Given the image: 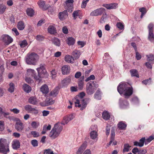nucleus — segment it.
Instances as JSON below:
<instances>
[{"label": "nucleus", "mask_w": 154, "mask_h": 154, "mask_svg": "<svg viewBox=\"0 0 154 154\" xmlns=\"http://www.w3.org/2000/svg\"><path fill=\"white\" fill-rule=\"evenodd\" d=\"M63 129L62 127L57 124H56L51 131L49 137L52 139H54L60 135Z\"/></svg>", "instance_id": "20e7f679"}, {"label": "nucleus", "mask_w": 154, "mask_h": 154, "mask_svg": "<svg viewBox=\"0 0 154 154\" xmlns=\"http://www.w3.org/2000/svg\"><path fill=\"white\" fill-rule=\"evenodd\" d=\"M79 12V11L78 10L77 11H74L72 14L73 16L75 19H76L78 16V13Z\"/></svg>", "instance_id": "338daca9"}, {"label": "nucleus", "mask_w": 154, "mask_h": 154, "mask_svg": "<svg viewBox=\"0 0 154 154\" xmlns=\"http://www.w3.org/2000/svg\"><path fill=\"white\" fill-rule=\"evenodd\" d=\"M31 143L34 147L37 146L38 145V141L36 140H32L31 141Z\"/></svg>", "instance_id": "4d7b16f0"}, {"label": "nucleus", "mask_w": 154, "mask_h": 154, "mask_svg": "<svg viewBox=\"0 0 154 154\" xmlns=\"http://www.w3.org/2000/svg\"><path fill=\"white\" fill-rule=\"evenodd\" d=\"M1 38L2 41L7 45H9L13 41V39L8 35H2Z\"/></svg>", "instance_id": "6e6552de"}, {"label": "nucleus", "mask_w": 154, "mask_h": 154, "mask_svg": "<svg viewBox=\"0 0 154 154\" xmlns=\"http://www.w3.org/2000/svg\"><path fill=\"white\" fill-rule=\"evenodd\" d=\"M24 108L26 111L29 112L34 111L35 110L34 108L32 107L31 106L29 105H26L24 107Z\"/></svg>", "instance_id": "e433bc0d"}, {"label": "nucleus", "mask_w": 154, "mask_h": 154, "mask_svg": "<svg viewBox=\"0 0 154 154\" xmlns=\"http://www.w3.org/2000/svg\"><path fill=\"white\" fill-rule=\"evenodd\" d=\"M131 146H130L128 143L125 144L124 145V149L123 150V152H128L129 151Z\"/></svg>", "instance_id": "a19ab883"}, {"label": "nucleus", "mask_w": 154, "mask_h": 154, "mask_svg": "<svg viewBox=\"0 0 154 154\" xmlns=\"http://www.w3.org/2000/svg\"><path fill=\"white\" fill-rule=\"evenodd\" d=\"M68 16L67 10H64L62 12H60L58 14V17L61 20H63L66 18Z\"/></svg>", "instance_id": "9b49d317"}, {"label": "nucleus", "mask_w": 154, "mask_h": 154, "mask_svg": "<svg viewBox=\"0 0 154 154\" xmlns=\"http://www.w3.org/2000/svg\"><path fill=\"white\" fill-rule=\"evenodd\" d=\"M23 123L20 121H17L15 125L16 129L19 131H21L23 129Z\"/></svg>", "instance_id": "f8f14e48"}, {"label": "nucleus", "mask_w": 154, "mask_h": 154, "mask_svg": "<svg viewBox=\"0 0 154 154\" xmlns=\"http://www.w3.org/2000/svg\"><path fill=\"white\" fill-rule=\"evenodd\" d=\"M26 13L30 17H32L35 14L34 10L31 8H28L26 11Z\"/></svg>", "instance_id": "c9c22d12"}, {"label": "nucleus", "mask_w": 154, "mask_h": 154, "mask_svg": "<svg viewBox=\"0 0 154 154\" xmlns=\"http://www.w3.org/2000/svg\"><path fill=\"white\" fill-rule=\"evenodd\" d=\"M37 70L38 72V74L40 78L43 77L45 73L46 72V70L44 67V65L42 64H41L40 67L38 68Z\"/></svg>", "instance_id": "0eeeda50"}, {"label": "nucleus", "mask_w": 154, "mask_h": 154, "mask_svg": "<svg viewBox=\"0 0 154 154\" xmlns=\"http://www.w3.org/2000/svg\"><path fill=\"white\" fill-rule=\"evenodd\" d=\"M31 134L34 137H37L39 136V133L36 131H32L31 132Z\"/></svg>", "instance_id": "de8ad7c7"}, {"label": "nucleus", "mask_w": 154, "mask_h": 154, "mask_svg": "<svg viewBox=\"0 0 154 154\" xmlns=\"http://www.w3.org/2000/svg\"><path fill=\"white\" fill-rule=\"evenodd\" d=\"M23 90L27 93H29L31 91V88L26 84H24L23 86Z\"/></svg>", "instance_id": "c756f323"}, {"label": "nucleus", "mask_w": 154, "mask_h": 154, "mask_svg": "<svg viewBox=\"0 0 154 154\" xmlns=\"http://www.w3.org/2000/svg\"><path fill=\"white\" fill-rule=\"evenodd\" d=\"M153 25L152 23L149 24L148 28L149 29L148 39L150 41H152L154 39V35L152 33V27Z\"/></svg>", "instance_id": "1a4fd4ad"}, {"label": "nucleus", "mask_w": 154, "mask_h": 154, "mask_svg": "<svg viewBox=\"0 0 154 154\" xmlns=\"http://www.w3.org/2000/svg\"><path fill=\"white\" fill-rule=\"evenodd\" d=\"M19 44L21 48H24L27 45V43L26 40H24L20 42Z\"/></svg>", "instance_id": "37998d69"}, {"label": "nucleus", "mask_w": 154, "mask_h": 154, "mask_svg": "<svg viewBox=\"0 0 154 154\" xmlns=\"http://www.w3.org/2000/svg\"><path fill=\"white\" fill-rule=\"evenodd\" d=\"M6 8V6L3 5H0V14H2Z\"/></svg>", "instance_id": "09e8293b"}, {"label": "nucleus", "mask_w": 154, "mask_h": 154, "mask_svg": "<svg viewBox=\"0 0 154 154\" xmlns=\"http://www.w3.org/2000/svg\"><path fill=\"white\" fill-rule=\"evenodd\" d=\"M85 96V94L84 92L80 93L79 96L76 97V101L75 102V106L79 107H81L80 109L83 110L86 107L87 102H88L90 99L89 98L84 99L83 97Z\"/></svg>", "instance_id": "f03ea898"}, {"label": "nucleus", "mask_w": 154, "mask_h": 154, "mask_svg": "<svg viewBox=\"0 0 154 154\" xmlns=\"http://www.w3.org/2000/svg\"><path fill=\"white\" fill-rule=\"evenodd\" d=\"M70 68L69 66L65 65L62 67V72L63 75H67L69 73Z\"/></svg>", "instance_id": "ddd939ff"}, {"label": "nucleus", "mask_w": 154, "mask_h": 154, "mask_svg": "<svg viewBox=\"0 0 154 154\" xmlns=\"http://www.w3.org/2000/svg\"><path fill=\"white\" fill-rule=\"evenodd\" d=\"M58 92L59 88L58 87H56L51 92L50 95L52 97H55L58 94Z\"/></svg>", "instance_id": "473e14b6"}, {"label": "nucleus", "mask_w": 154, "mask_h": 154, "mask_svg": "<svg viewBox=\"0 0 154 154\" xmlns=\"http://www.w3.org/2000/svg\"><path fill=\"white\" fill-rule=\"evenodd\" d=\"M151 79L150 78L142 81L143 83L146 85L150 84L151 83Z\"/></svg>", "instance_id": "69168bd1"}, {"label": "nucleus", "mask_w": 154, "mask_h": 154, "mask_svg": "<svg viewBox=\"0 0 154 154\" xmlns=\"http://www.w3.org/2000/svg\"><path fill=\"white\" fill-rule=\"evenodd\" d=\"M86 147V144L83 143L79 148L76 152V154H82L84 150Z\"/></svg>", "instance_id": "cd10ccee"}, {"label": "nucleus", "mask_w": 154, "mask_h": 154, "mask_svg": "<svg viewBox=\"0 0 154 154\" xmlns=\"http://www.w3.org/2000/svg\"><path fill=\"white\" fill-rule=\"evenodd\" d=\"M95 79V77L94 75H91L89 77H88L85 80V81L86 82H88L89 81L94 80Z\"/></svg>", "instance_id": "0e129e2a"}, {"label": "nucleus", "mask_w": 154, "mask_h": 154, "mask_svg": "<svg viewBox=\"0 0 154 154\" xmlns=\"http://www.w3.org/2000/svg\"><path fill=\"white\" fill-rule=\"evenodd\" d=\"M105 10L104 8H100L97 9L92 11L90 14V15L92 16H97L101 15L105 12Z\"/></svg>", "instance_id": "423d86ee"}, {"label": "nucleus", "mask_w": 154, "mask_h": 154, "mask_svg": "<svg viewBox=\"0 0 154 154\" xmlns=\"http://www.w3.org/2000/svg\"><path fill=\"white\" fill-rule=\"evenodd\" d=\"M115 136V133L114 130L112 129L111 132V139L112 140H114Z\"/></svg>", "instance_id": "052dcab7"}, {"label": "nucleus", "mask_w": 154, "mask_h": 154, "mask_svg": "<svg viewBox=\"0 0 154 154\" xmlns=\"http://www.w3.org/2000/svg\"><path fill=\"white\" fill-rule=\"evenodd\" d=\"M4 66L1 65L0 67V82L2 80V74L4 71Z\"/></svg>", "instance_id": "3c124183"}, {"label": "nucleus", "mask_w": 154, "mask_h": 154, "mask_svg": "<svg viewBox=\"0 0 154 154\" xmlns=\"http://www.w3.org/2000/svg\"><path fill=\"white\" fill-rule=\"evenodd\" d=\"M36 39L38 41H42L44 39L43 36L41 35H38L36 37Z\"/></svg>", "instance_id": "603ef678"}, {"label": "nucleus", "mask_w": 154, "mask_h": 154, "mask_svg": "<svg viewBox=\"0 0 154 154\" xmlns=\"http://www.w3.org/2000/svg\"><path fill=\"white\" fill-rule=\"evenodd\" d=\"M74 116L73 114H71L69 116H65L63 118V122H64L63 124H67L69 121L72 119Z\"/></svg>", "instance_id": "6ab92c4d"}, {"label": "nucleus", "mask_w": 154, "mask_h": 154, "mask_svg": "<svg viewBox=\"0 0 154 154\" xmlns=\"http://www.w3.org/2000/svg\"><path fill=\"white\" fill-rule=\"evenodd\" d=\"M119 105L120 107L124 108L128 105V103L127 100H124L122 98H120Z\"/></svg>", "instance_id": "a211bd4d"}, {"label": "nucleus", "mask_w": 154, "mask_h": 154, "mask_svg": "<svg viewBox=\"0 0 154 154\" xmlns=\"http://www.w3.org/2000/svg\"><path fill=\"white\" fill-rule=\"evenodd\" d=\"M52 43L56 46L59 47L60 45V41L59 39L56 38H52L51 39Z\"/></svg>", "instance_id": "412c9836"}, {"label": "nucleus", "mask_w": 154, "mask_h": 154, "mask_svg": "<svg viewBox=\"0 0 154 154\" xmlns=\"http://www.w3.org/2000/svg\"><path fill=\"white\" fill-rule=\"evenodd\" d=\"M110 129V126L109 125H108L106 126V133L107 135L109 134Z\"/></svg>", "instance_id": "6e6d98bb"}, {"label": "nucleus", "mask_w": 154, "mask_h": 154, "mask_svg": "<svg viewBox=\"0 0 154 154\" xmlns=\"http://www.w3.org/2000/svg\"><path fill=\"white\" fill-rule=\"evenodd\" d=\"M27 74L28 75H31L36 80H39V76L38 75H36L35 74V70L33 69H28L27 70Z\"/></svg>", "instance_id": "9d476101"}, {"label": "nucleus", "mask_w": 154, "mask_h": 154, "mask_svg": "<svg viewBox=\"0 0 154 154\" xmlns=\"http://www.w3.org/2000/svg\"><path fill=\"white\" fill-rule=\"evenodd\" d=\"M46 102L47 105H52L54 102V100H53L52 99H49L48 100H47Z\"/></svg>", "instance_id": "680f3d73"}, {"label": "nucleus", "mask_w": 154, "mask_h": 154, "mask_svg": "<svg viewBox=\"0 0 154 154\" xmlns=\"http://www.w3.org/2000/svg\"><path fill=\"white\" fill-rule=\"evenodd\" d=\"M40 91L43 94L48 93L49 91V88L48 85L46 84L42 85L40 88Z\"/></svg>", "instance_id": "aec40b11"}, {"label": "nucleus", "mask_w": 154, "mask_h": 154, "mask_svg": "<svg viewBox=\"0 0 154 154\" xmlns=\"http://www.w3.org/2000/svg\"><path fill=\"white\" fill-rule=\"evenodd\" d=\"M107 17V15L106 14H103V16L101 17V19L100 20V22L101 23H104L105 22V20L106 19V18Z\"/></svg>", "instance_id": "13d9d810"}, {"label": "nucleus", "mask_w": 154, "mask_h": 154, "mask_svg": "<svg viewBox=\"0 0 154 154\" xmlns=\"http://www.w3.org/2000/svg\"><path fill=\"white\" fill-rule=\"evenodd\" d=\"M48 32L51 34H53L56 32L55 27L52 26H49L48 29Z\"/></svg>", "instance_id": "c85d7f7f"}, {"label": "nucleus", "mask_w": 154, "mask_h": 154, "mask_svg": "<svg viewBox=\"0 0 154 154\" xmlns=\"http://www.w3.org/2000/svg\"><path fill=\"white\" fill-rule=\"evenodd\" d=\"M130 72L132 76H136L137 78L139 77L137 71L135 69H133L130 70Z\"/></svg>", "instance_id": "4c0bfd02"}, {"label": "nucleus", "mask_w": 154, "mask_h": 154, "mask_svg": "<svg viewBox=\"0 0 154 154\" xmlns=\"http://www.w3.org/2000/svg\"><path fill=\"white\" fill-rule=\"evenodd\" d=\"M20 143L19 141L17 140L13 141L12 143V148L15 149H16L20 147Z\"/></svg>", "instance_id": "5701e85b"}, {"label": "nucleus", "mask_w": 154, "mask_h": 154, "mask_svg": "<svg viewBox=\"0 0 154 154\" xmlns=\"http://www.w3.org/2000/svg\"><path fill=\"white\" fill-rule=\"evenodd\" d=\"M117 27L120 29L122 30L124 29V25L121 23H118L116 24Z\"/></svg>", "instance_id": "bf43d9fd"}, {"label": "nucleus", "mask_w": 154, "mask_h": 154, "mask_svg": "<svg viewBox=\"0 0 154 154\" xmlns=\"http://www.w3.org/2000/svg\"><path fill=\"white\" fill-rule=\"evenodd\" d=\"M145 140L146 139L145 137H142L140 140L139 142L136 141L134 142V145L136 146L142 147L144 145V143Z\"/></svg>", "instance_id": "2eb2a0df"}, {"label": "nucleus", "mask_w": 154, "mask_h": 154, "mask_svg": "<svg viewBox=\"0 0 154 154\" xmlns=\"http://www.w3.org/2000/svg\"><path fill=\"white\" fill-rule=\"evenodd\" d=\"M84 82L83 80H79L78 82V87L79 88L82 90Z\"/></svg>", "instance_id": "8fccbe9b"}, {"label": "nucleus", "mask_w": 154, "mask_h": 154, "mask_svg": "<svg viewBox=\"0 0 154 154\" xmlns=\"http://www.w3.org/2000/svg\"><path fill=\"white\" fill-rule=\"evenodd\" d=\"M147 60L148 62L153 63L154 62V57L153 55L152 54H149L146 56Z\"/></svg>", "instance_id": "58836bf2"}, {"label": "nucleus", "mask_w": 154, "mask_h": 154, "mask_svg": "<svg viewBox=\"0 0 154 154\" xmlns=\"http://www.w3.org/2000/svg\"><path fill=\"white\" fill-rule=\"evenodd\" d=\"M38 4L40 8H43L45 5V2L44 1L41 0L38 2Z\"/></svg>", "instance_id": "49530a36"}, {"label": "nucleus", "mask_w": 154, "mask_h": 154, "mask_svg": "<svg viewBox=\"0 0 154 154\" xmlns=\"http://www.w3.org/2000/svg\"><path fill=\"white\" fill-rule=\"evenodd\" d=\"M97 133L96 131L94 130L91 131L90 133L91 138L94 140L95 142L97 140Z\"/></svg>", "instance_id": "f3484780"}, {"label": "nucleus", "mask_w": 154, "mask_h": 154, "mask_svg": "<svg viewBox=\"0 0 154 154\" xmlns=\"http://www.w3.org/2000/svg\"><path fill=\"white\" fill-rule=\"evenodd\" d=\"M152 63L148 61L145 63V65L148 68L151 69L152 68Z\"/></svg>", "instance_id": "e2e57ef3"}, {"label": "nucleus", "mask_w": 154, "mask_h": 154, "mask_svg": "<svg viewBox=\"0 0 154 154\" xmlns=\"http://www.w3.org/2000/svg\"><path fill=\"white\" fill-rule=\"evenodd\" d=\"M72 54L74 56L75 59H76L79 57L81 53L80 51L75 50L73 51Z\"/></svg>", "instance_id": "b1692460"}, {"label": "nucleus", "mask_w": 154, "mask_h": 154, "mask_svg": "<svg viewBox=\"0 0 154 154\" xmlns=\"http://www.w3.org/2000/svg\"><path fill=\"white\" fill-rule=\"evenodd\" d=\"M71 81V79L70 77H68L61 81V84L63 87L66 86L70 83Z\"/></svg>", "instance_id": "4468645a"}, {"label": "nucleus", "mask_w": 154, "mask_h": 154, "mask_svg": "<svg viewBox=\"0 0 154 154\" xmlns=\"http://www.w3.org/2000/svg\"><path fill=\"white\" fill-rule=\"evenodd\" d=\"M94 91V88L92 87L91 84H90L88 87L87 88V92L88 94L91 95L93 94Z\"/></svg>", "instance_id": "393cba45"}, {"label": "nucleus", "mask_w": 154, "mask_h": 154, "mask_svg": "<svg viewBox=\"0 0 154 154\" xmlns=\"http://www.w3.org/2000/svg\"><path fill=\"white\" fill-rule=\"evenodd\" d=\"M101 92L100 89H98L94 95V98L97 100H100L101 99Z\"/></svg>", "instance_id": "bb28decb"}, {"label": "nucleus", "mask_w": 154, "mask_h": 154, "mask_svg": "<svg viewBox=\"0 0 154 154\" xmlns=\"http://www.w3.org/2000/svg\"><path fill=\"white\" fill-rule=\"evenodd\" d=\"M67 10L68 12L70 13L72 12L73 9V5L72 4H67Z\"/></svg>", "instance_id": "a18cd8bd"}, {"label": "nucleus", "mask_w": 154, "mask_h": 154, "mask_svg": "<svg viewBox=\"0 0 154 154\" xmlns=\"http://www.w3.org/2000/svg\"><path fill=\"white\" fill-rule=\"evenodd\" d=\"M39 57L35 52L28 53L25 58V61L26 63L29 65H36Z\"/></svg>", "instance_id": "7ed1b4c3"}, {"label": "nucleus", "mask_w": 154, "mask_h": 154, "mask_svg": "<svg viewBox=\"0 0 154 154\" xmlns=\"http://www.w3.org/2000/svg\"><path fill=\"white\" fill-rule=\"evenodd\" d=\"M65 60L67 63H74V59L72 56L67 55L65 57Z\"/></svg>", "instance_id": "dca6fc26"}, {"label": "nucleus", "mask_w": 154, "mask_h": 154, "mask_svg": "<svg viewBox=\"0 0 154 154\" xmlns=\"http://www.w3.org/2000/svg\"><path fill=\"white\" fill-rule=\"evenodd\" d=\"M9 87L8 91L10 93L13 92L14 90V85L13 83H10L9 84Z\"/></svg>", "instance_id": "79ce46f5"}, {"label": "nucleus", "mask_w": 154, "mask_h": 154, "mask_svg": "<svg viewBox=\"0 0 154 154\" xmlns=\"http://www.w3.org/2000/svg\"><path fill=\"white\" fill-rule=\"evenodd\" d=\"M9 151L8 144L6 140L1 138L0 140V152L6 154Z\"/></svg>", "instance_id": "39448f33"}, {"label": "nucleus", "mask_w": 154, "mask_h": 154, "mask_svg": "<svg viewBox=\"0 0 154 154\" xmlns=\"http://www.w3.org/2000/svg\"><path fill=\"white\" fill-rule=\"evenodd\" d=\"M105 7L109 9H116L117 7V4L116 3L107 4L106 5Z\"/></svg>", "instance_id": "4be33fe9"}, {"label": "nucleus", "mask_w": 154, "mask_h": 154, "mask_svg": "<svg viewBox=\"0 0 154 154\" xmlns=\"http://www.w3.org/2000/svg\"><path fill=\"white\" fill-rule=\"evenodd\" d=\"M126 125L122 122H120L118 125V127L120 130L125 129L126 127Z\"/></svg>", "instance_id": "7c9ffc66"}, {"label": "nucleus", "mask_w": 154, "mask_h": 154, "mask_svg": "<svg viewBox=\"0 0 154 154\" xmlns=\"http://www.w3.org/2000/svg\"><path fill=\"white\" fill-rule=\"evenodd\" d=\"M25 81L28 84H31L33 82V80L30 78H26L25 79Z\"/></svg>", "instance_id": "774afa93"}, {"label": "nucleus", "mask_w": 154, "mask_h": 154, "mask_svg": "<svg viewBox=\"0 0 154 154\" xmlns=\"http://www.w3.org/2000/svg\"><path fill=\"white\" fill-rule=\"evenodd\" d=\"M4 122L3 121H0V131H2L4 129Z\"/></svg>", "instance_id": "5fc2aeb1"}, {"label": "nucleus", "mask_w": 154, "mask_h": 154, "mask_svg": "<svg viewBox=\"0 0 154 154\" xmlns=\"http://www.w3.org/2000/svg\"><path fill=\"white\" fill-rule=\"evenodd\" d=\"M102 116L103 119L106 120H108L110 118L109 113L106 111H105L103 112Z\"/></svg>", "instance_id": "72a5a7b5"}, {"label": "nucleus", "mask_w": 154, "mask_h": 154, "mask_svg": "<svg viewBox=\"0 0 154 154\" xmlns=\"http://www.w3.org/2000/svg\"><path fill=\"white\" fill-rule=\"evenodd\" d=\"M2 114L3 115L4 117L6 119H8L9 120H11V117L9 116L10 113L8 112H2Z\"/></svg>", "instance_id": "c03bdc74"}, {"label": "nucleus", "mask_w": 154, "mask_h": 154, "mask_svg": "<svg viewBox=\"0 0 154 154\" xmlns=\"http://www.w3.org/2000/svg\"><path fill=\"white\" fill-rule=\"evenodd\" d=\"M25 27L24 23L23 21H19L17 24V28L20 30H23Z\"/></svg>", "instance_id": "2f4dec72"}, {"label": "nucleus", "mask_w": 154, "mask_h": 154, "mask_svg": "<svg viewBox=\"0 0 154 154\" xmlns=\"http://www.w3.org/2000/svg\"><path fill=\"white\" fill-rule=\"evenodd\" d=\"M129 86L128 83L121 84L117 87L118 91L121 95L123 94L125 98H128L133 92L132 87Z\"/></svg>", "instance_id": "f257e3e1"}, {"label": "nucleus", "mask_w": 154, "mask_h": 154, "mask_svg": "<svg viewBox=\"0 0 154 154\" xmlns=\"http://www.w3.org/2000/svg\"><path fill=\"white\" fill-rule=\"evenodd\" d=\"M29 102L31 104L35 105L37 103V101L35 97H32L29 98Z\"/></svg>", "instance_id": "f704fd0d"}, {"label": "nucleus", "mask_w": 154, "mask_h": 154, "mask_svg": "<svg viewBox=\"0 0 154 154\" xmlns=\"http://www.w3.org/2000/svg\"><path fill=\"white\" fill-rule=\"evenodd\" d=\"M66 41L67 43L69 45H73L75 42V39L72 37H69L67 38Z\"/></svg>", "instance_id": "a878e982"}, {"label": "nucleus", "mask_w": 154, "mask_h": 154, "mask_svg": "<svg viewBox=\"0 0 154 154\" xmlns=\"http://www.w3.org/2000/svg\"><path fill=\"white\" fill-rule=\"evenodd\" d=\"M31 125L32 128L36 129L39 126V123L38 122L33 121L31 123Z\"/></svg>", "instance_id": "ea45409f"}, {"label": "nucleus", "mask_w": 154, "mask_h": 154, "mask_svg": "<svg viewBox=\"0 0 154 154\" xmlns=\"http://www.w3.org/2000/svg\"><path fill=\"white\" fill-rule=\"evenodd\" d=\"M44 154H54V153L52 151L48 149L44 150Z\"/></svg>", "instance_id": "864d4df0"}]
</instances>
